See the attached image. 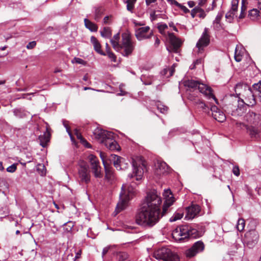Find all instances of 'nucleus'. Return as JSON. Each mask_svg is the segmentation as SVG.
Here are the masks:
<instances>
[{
    "label": "nucleus",
    "instance_id": "0eeeda50",
    "mask_svg": "<svg viewBox=\"0 0 261 261\" xmlns=\"http://www.w3.org/2000/svg\"><path fill=\"white\" fill-rule=\"evenodd\" d=\"M184 85L190 89H196L198 88L199 92L203 94L208 99H213L217 100L216 97L212 93V89L207 85L199 83L193 80H188L184 81Z\"/></svg>",
    "mask_w": 261,
    "mask_h": 261
},
{
    "label": "nucleus",
    "instance_id": "de8ad7c7",
    "mask_svg": "<svg viewBox=\"0 0 261 261\" xmlns=\"http://www.w3.org/2000/svg\"><path fill=\"white\" fill-rule=\"evenodd\" d=\"M17 169L16 165L15 164H12V165L9 166L7 168V171L10 173L14 172Z\"/></svg>",
    "mask_w": 261,
    "mask_h": 261
},
{
    "label": "nucleus",
    "instance_id": "cd10ccee",
    "mask_svg": "<svg viewBox=\"0 0 261 261\" xmlns=\"http://www.w3.org/2000/svg\"><path fill=\"white\" fill-rule=\"evenodd\" d=\"M15 116L19 118H23L27 116L28 112L21 109H15L13 111Z\"/></svg>",
    "mask_w": 261,
    "mask_h": 261
},
{
    "label": "nucleus",
    "instance_id": "f3484780",
    "mask_svg": "<svg viewBox=\"0 0 261 261\" xmlns=\"http://www.w3.org/2000/svg\"><path fill=\"white\" fill-rule=\"evenodd\" d=\"M201 212V207L197 204H192L186 208L185 218L188 220L193 219L197 217Z\"/></svg>",
    "mask_w": 261,
    "mask_h": 261
},
{
    "label": "nucleus",
    "instance_id": "a878e982",
    "mask_svg": "<svg viewBox=\"0 0 261 261\" xmlns=\"http://www.w3.org/2000/svg\"><path fill=\"white\" fill-rule=\"evenodd\" d=\"M120 39V35L119 33H117L115 34L113 38L111 39L110 42L113 46V48L115 50H118L119 48H120L119 45L120 44L119 43V40Z\"/></svg>",
    "mask_w": 261,
    "mask_h": 261
},
{
    "label": "nucleus",
    "instance_id": "7ed1b4c3",
    "mask_svg": "<svg viewBox=\"0 0 261 261\" xmlns=\"http://www.w3.org/2000/svg\"><path fill=\"white\" fill-rule=\"evenodd\" d=\"M245 120L248 125L240 123L245 127L247 133L252 139H257L259 137L261 126V115L252 111H249L245 115Z\"/></svg>",
    "mask_w": 261,
    "mask_h": 261
},
{
    "label": "nucleus",
    "instance_id": "393cba45",
    "mask_svg": "<svg viewBox=\"0 0 261 261\" xmlns=\"http://www.w3.org/2000/svg\"><path fill=\"white\" fill-rule=\"evenodd\" d=\"M91 42L93 44L95 50L101 55L106 56V54L101 49V45L94 36L91 37Z\"/></svg>",
    "mask_w": 261,
    "mask_h": 261
},
{
    "label": "nucleus",
    "instance_id": "774afa93",
    "mask_svg": "<svg viewBox=\"0 0 261 261\" xmlns=\"http://www.w3.org/2000/svg\"><path fill=\"white\" fill-rule=\"evenodd\" d=\"M128 166V163L125 162V160L123 161V166H122V169H124L125 168H127Z\"/></svg>",
    "mask_w": 261,
    "mask_h": 261
},
{
    "label": "nucleus",
    "instance_id": "aec40b11",
    "mask_svg": "<svg viewBox=\"0 0 261 261\" xmlns=\"http://www.w3.org/2000/svg\"><path fill=\"white\" fill-rule=\"evenodd\" d=\"M188 98L191 101H193L194 105L197 106L198 108H201L204 112L209 113L210 109L208 106L205 104L202 100L193 96L191 94L188 95Z\"/></svg>",
    "mask_w": 261,
    "mask_h": 261
},
{
    "label": "nucleus",
    "instance_id": "dca6fc26",
    "mask_svg": "<svg viewBox=\"0 0 261 261\" xmlns=\"http://www.w3.org/2000/svg\"><path fill=\"white\" fill-rule=\"evenodd\" d=\"M79 178L82 184H88L90 182L91 175L88 167L86 165L80 166L79 169Z\"/></svg>",
    "mask_w": 261,
    "mask_h": 261
},
{
    "label": "nucleus",
    "instance_id": "09e8293b",
    "mask_svg": "<svg viewBox=\"0 0 261 261\" xmlns=\"http://www.w3.org/2000/svg\"><path fill=\"white\" fill-rule=\"evenodd\" d=\"M232 172L233 174L237 176H239L240 175V172L239 167L238 166L236 165L233 166L232 169Z\"/></svg>",
    "mask_w": 261,
    "mask_h": 261
},
{
    "label": "nucleus",
    "instance_id": "ddd939ff",
    "mask_svg": "<svg viewBox=\"0 0 261 261\" xmlns=\"http://www.w3.org/2000/svg\"><path fill=\"white\" fill-rule=\"evenodd\" d=\"M157 255L165 261H179V258L178 255L173 253L169 249L162 248L157 252Z\"/></svg>",
    "mask_w": 261,
    "mask_h": 261
},
{
    "label": "nucleus",
    "instance_id": "c03bdc74",
    "mask_svg": "<svg viewBox=\"0 0 261 261\" xmlns=\"http://www.w3.org/2000/svg\"><path fill=\"white\" fill-rule=\"evenodd\" d=\"M213 29L214 30L219 31L223 29L222 24L221 23L218 22H213Z\"/></svg>",
    "mask_w": 261,
    "mask_h": 261
},
{
    "label": "nucleus",
    "instance_id": "f03ea898",
    "mask_svg": "<svg viewBox=\"0 0 261 261\" xmlns=\"http://www.w3.org/2000/svg\"><path fill=\"white\" fill-rule=\"evenodd\" d=\"M236 94L238 96H242V98L239 97L241 100L238 99L235 101L232 105H229L227 107L228 113H231V115L237 113L241 115L245 110V106H253L256 103L254 97L255 93L252 89L246 84H238L234 89Z\"/></svg>",
    "mask_w": 261,
    "mask_h": 261
},
{
    "label": "nucleus",
    "instance_id": "8fccbe9b",
    "mask_svg": "<svg viewBox=\"0 0 261 261\" xmlns=\"http://www.w3.org/2000/svg\"><path fill=\"white\" fill-rule=\"evenodd\" d=\"M37 170L38 171H41V174L42 175H43V174H45V166L44 165H41V164H39L38 165V168H37Z\"/></svg>",
    "mask_w": 261,
    "mask_h": 261
},
{
    "label": "nucleus",
    "instance_id": "f8f14e48",
    "mask_svg": "<svg viewBox=\"0 0 261 261\" xmlns=\"http://www.w3.org/2000/svg\"><path fill=\"white\" fill-rule=\"evenodd\" d=\"M259 234L254 229L247 231L244 239V243L249 248H252L257 243Z\"/></svg>",
    "mask_w": 261,
    "mask_h": 261
},
{
    "label": "nucleus",
    "instance_id": "f704fd0d",
    "mask_svg": "<svg viewBox=\"0 0 261 261\" xmlns=\"http://www.w3.org/2000/svg\"><path fill=\"white\" fill-rule=\"evenodd\" d=\"M104 9L102 7L96 8L95 9V20L98 21L100 18L101 15L103 12Z\"/></svg>",
    "mask_w": 261,
    "mask_h": 261
},
{
    "label": "nucleus",
    "instance_id": "0e129e2a",
    "mask_svg": "<svg viewBox=\"0 0 261 261\" xmlns=\"http://www.w3.org/2000/svg\"><path fill=\"white\" fill-rule=\"evenodd\" d=\"M150 18L152 21L155 19L156 16H155V13L154 11H153V12L150 13Z\"/></svg>",
    "mask_w": 261,
    "mask_h": 261
},
{
    "label": "nucleus",
    "instance_id": "6e6d98bb",
    "mask_svg": "<svg viewBox=\"0 0 261 261\" xmlns=\"http://www.w3.org/2000/svg\"><path fill=\"white\" fill-rule=\"evenodd\" d=\"M123 86L122 85H120L119 89H120V93H118L117 94L118 95L123 96V95H125L126 94L127 92L126 91L123 90V89H122Z\"/></svg>",
    "mask_w": 261,
    "mask_h": 261
},
{
    "label": "nucleus",
    "instance_id": "bb28decb",
    "mask_svg": "<svg viewBox=\"0 0 261 261\" xmlns=\"http://www.w3.org/2000/svg\"><path fill=\"white\" fill-rule=\"evenodd\" d=\"M84 22L86 28L88 29L91 32H96L97 31L98 27L96 24L93 23L89 19L85 18Z\"/></svg>",
    "mask_w": 261,
    "mask_h": 261
},
{
    "label": "nucleus",
    "instance_id": "5fc2aeb1",
    "mask_svg": "<svg viewBox=\"0 0 261 261\" xmlns=\"http://www.w3.org/2000/svg\"><path fill=\"white\" fill-rule=\"evenodd\" d=\"M167 2L171 5H175L177 7L180 6V4L178 3L175 0H167Z\"/></svg>",
    "mask_w": 261,
    "mask_h": 261
},
{
    "label": "nucleus",
    "instance_id": "c756f323",
    "mask_svg": "<svg viewBox=\"0 0 261 261\" xmlns=\"http://www.w3.org/2000/svg\"><path fill=\"white\" fill-rule=\"evenodd\" d=\"M184 216L182 210H178L175 212L173 215L170 218V222H174L177 220L180 219Z\"/></svg>",
    "mask_w": 261,
    "mask_h": 261
},
{
    "label": "nucleus",
    "instance_id": "79ce46f5",
    "mask_svg": "<svg viewBox=\"0 0 261 261\" xmlns=\"http://www.w3.org/2000/svg\"><path fill=\"white\" fill-rule=\"evenodd\" d=\"M128 258V254L125 252H120L118 254V261H124Z\"/></svg>",
    "mask_w": 261,
    "mask_h": 261
},
{
    "label": "nucleus",
    "instance_id": "4468645a",
    "mask_svg": "<svg viewBox=\"0 0 261 261\" xmlns=\"http://www.w3.org/2000/svg\"><path fill=\"white\" fill-rule=\"evenodd\" d=\"M169 39L170 45L167 47V50L169 52L178 53V49L182 43V41L172 33H169Z\"/></svg>",
    "mask_w": 261,
    "mask_h": 261
},
{
    "label": "nucleus",
    "instance_id": "b1692460",
    "mask_svg": "<svg viewBox=\"0 0 261 261\" xmlns=\"http://www.w3.org/2000/svg\"><path fill=\"white\" fill-rule=\"evenodd\" d=\"M49 137L50 134L48 132L47 128L46 129V132L44 133L42 135H40L38 138V140L40 142V144L43 147H45L47 144V143L49 141Z\"/></svg>",
    "mask_w": 261,
    "mask_h": 261
},
{
    "label": "nucleus",
    "instance_id": "7c9ffc66",
    "mask_svg": "<svg viewBox=\"0 0 261 261\" xmlns=\"http://www.w3.org/2000/svg\"><path fill=\"white\" fill-rule=\"evenodd\" d=\"M100 35L104 38H111L112 36V32L110 28L104 27L102 30L100 31Z\"/></svg>",
    "mask_w": 261,
    "mask_h": 261
},
{
    "label": "nucleus",
    "instance_id": "a18cd8bd",
    "mask_svg": "<svg viewBox=\"0 0 261 261\" xmlns=\"http://www.w3.org/2000/svg\"><path fill=\"white\" fill-rule=\"evenodd\" d=\"M223 16V13L222 12H219L217 14L215 20L213 21V22L221 23L220 22H221V19H222Z\"/></svg>",
    "mask_w": 261,
    "mask_h": 261
},
{
    "label": "nucleus",
    "instance_id": "2eb2a0df",
    "mask_svg": "<svg viewBox=\"0 0 261 261\" xmlns=\"http://www.w3.org/2000/svg\"><path fill=\"white\" fill-rule=\"evenodd\" d=\"M204 249V243L200 241L195 242L193 246L187 250L185 254L187 257L191 258L195 256L197 253L201 252Z\"/></svg>",
    "mask_w": 261,
    "mask_h": 261
},
{
    "label": "nucleus",
    "instance_id": "6e6552de",
    "mask_svg": "<svg viewBox=\"0 0 261 261\" xmlns=\"http://www.w3.org/2000/svg\"><path fill=\"white\" fill-rule=\"evenodd\" d=\"M119 47V50L116 51L120 52L122 56L128 57L132 54L134 49V45L128 33H125L122 34V43Z\"/></svg>",
    "mask_w": 261,
    "mask_h": 261
},
{
    "label": "nucleus",
    "instance_id": "1a4fd4ad",
    "mask_svg": "<svg viewBox=\"0 0 261 261\" xmlns=\"http://www.w3.org/2000/svg\"><path fill=\"white\" fill-rule=\"evenodd\" d=\"M133 173L128 175L127 181L132 182V180L135 177L137 181L141 180L143 178L144 171L146 169V165L144 162L139 161L137 162L134 159L132 161Z\"/></svg>",
    "mask_w": 261,
    "mask_h": 261
},
{
    "label": "nucleus",
    "instance_id": "bf43d9fd",
    "mask_svg": "<svg viewBox=\"0 0 261 261\" xmlns=\"http://www.w3.org/2000/svg\"><path fill=\"white\" fill-rule=\"evenodd\" d=\"M110 248V246H107L106 247H105L103 249V250H102V256H103L104 255H105L109 251V249Z\"/></svg>",
    "mask_w": 261,
    "mask_h": 261
},
{
    "label": "nucleus",
    "instance_id": "ea45409f",
    "mask_svg": "<svg viewBox=\"0 0 261 261\" xmlns=\"http://www.w3.org/2000/svg\"><path fill=\"white\" fill-rule=\"evenodd\" d=\"M71 62L72 63H76L79 64H82V65H85L86 64V62L84 60L79 58L74 57L71 61Z\"/></svg>",
    "mask_w": 261,
    "mask_h": 261
},
{
    "label": "nucleus",
    "instance_id": "423d86ee",
    "mask_svg": "<svg viewBox=\"0 0 261 261\" xmlns=\"http://www.w3.org/2000/svg\"><path fill=\"white\" fill-rule=\"evenodd\" d=\"M173 238L176 241H181L190 237L196 238L198 232L189 225H184L177 227L172 233Z\"/></svg>",
    "mask_w": 261,
    "mask_h": 261
},
{
    "label": "nucleus",
    "instance_id": "20e7f679",
    "mask_svg": "<svg viewBox=\"0 0 261 261\" xmlns=\"http://www.w3.org/2000/svg\"><path fill=\"white\" fill-rule=\"evenodd\" d=\"M94 135L101 143L103 144L107 148L112 151H119L120 147L114 139V134L102 129L97 128L93 132Z\"/></svg>",
    "mask_w": 261,
    "mask_h": 261
},
{
    "label": "nucleus",
    "instance_id": "a19ab883",
    "mask_svg": "<svg viewBox=\"0 0 261 261\" xmlns=\"http://www.w3.org/2000/svg\"><path fill=\"white\" fill-rule=\"evenodd\" d=\"M107 55L111 60L112 62H115L116 61V56L113 53H112L111 50H109L108 49L107 50Z\"/></svg>",
    "mask_w": 261,
    "mask_h": 261
},
{
    "label": "nucleus",
    "instance_id": "a211bd4d",
    "mask_svg": "<svg viewBox=\"0 0 261 261\" xmlns=\"http://www.w3.org/2000/svg\"><path fill=\"white\" fill-rule=\"evenodd\" d=\"M150 30V28L148 26L141 27L136 30L135 35L139 40H142L149 38L152 35V33L150 32L149 34L148 33Z\"/></svg>",
    "mask_w": 261,
    "mask_h": 261
},
{
    "label": "nucleus",
    "instance_id": "4d7b16f0",
    "mask_svg": "<svg viewBox=\"0 0 261 261\" xmlns=\"http://www.w3.org/2000/svg\"><path fill=\"white\" fill-rule=\"evenodd\" d=\"M63 124H64V126L66 127V130H67L68 135H69L71 140L72 141L73 140V137L71 134V133L70 132V130H69V128L68 127V125H66L65 123H64Z\"/></svg>",
    "mask_w": 261,
    "mask_h": 261
},
{
    "label": "nucleus",
    "instance_id": "473e14b6",
    "mask_svg": "<svg viewBox=\"0 0 261 261\" xmlns=\"http://www.w3.org/2000/svg\"><path fill=\"white\" fill-rule=\"evenodd\" d=\"M245 226V221L244 219L240 218L238 220V222L236 225V228L239 231H242L244 230Z\"/></svg>",
    "mask_w": 261,
    "mask_h": 261
},
{
    "label": "nucleus",
    "instance_id": "412c9836",
    "mask_svg": "<svg viewBox=\"0 0 261 261\" xmlns=\"http://www.w3.org/2000/svg\"><path fill=\"white\" fill-rule=\"evenodd\" d=\"M100 158L102 161V163L104 166L105 170V178L108 180V181H112L115 178V175L114 173L113 172L112 169L109 167L107 166L106 162L105 161L104 156L102 154V153H100Z\"/></svg>",
    "mask_w": 261,
    "mask_h": 261
},
{
    "label": "nucleus",
    "instance_id": "6ab92c4d",
    "mask_svg": "<svg viewBox=\"0 0 261 261\" xmlns=\"http://www.w3.org/2000/svg\"><path fill=\"white\" fill-rule=\"evenodd\" d=\"M210 110L213 118L218 122H223L226 120L225 115L216 106H212Z\"/></svg>",
    "mask_w": 261,
    "mask_h": 261
},
{
    "label": "nucleus",
    "instance_id": "39448f33",
    "mask_svg": "<svg viewBox=\"0 0 261 261\" xmlns=\"http://www.w3.org/2000/svg\"><path fill=\"white\" fill-rule=\"evenodd\" d=\"M134 182L133 181H132ZM136 183H133L132 185H128L124 184L122 186L121 192L120 194V200L118 202L115 212L116 214L124 210L127 205L128 201L131 199L135 194Z\"/></svg>",
    "mask_w": 261,
    "mask_h": 261
},
{
    "label": "nucleus",
    "instance_id": "e2e57ef3",
    "mask_svg": "<svg viewBox=\"0 0 261 261\" xmlns=\"http://www.w3.org/2000/svg\"><path fill=\"white\" fill-rule=\"evenodd\" d=\"M156 1V0H145L147 6H149L150 4L155 3Z\"/></svg>",
    "mask_w": 261,
    "mask_h": 261
},
{
    "label": "nucleus",
    "instance_id": "58836bf2",
    "mask_svg": "<svg viewBox=\"0 0 261 261\" xmlns=\"http://www.w3.org/2000/svg\"><path fill=\"white\" fill-rule=\"evenodd\" d=\"M136 2V0H127L126 3L127 4V10L130 12H132L134 8V4Z\"/></svg>",
    "mask_w": 261,
    "mask_h": 261
},
{
    "label": "nucleus",
    "instance_id": "69168bd1",
    "mask_svg": "<svg viewBox=\"0 0 261 261\" xmlns=\"http://www.w3.org/2000/svg\"><path fill=\"white\" fill-rule=\"evenodd\" d=\"M206 14L204 10H202L200 13H199V17L200 18H204Z\"/></svg>",
    "mask_w": 261,
    "mask_h": 261
},
{
    "label": "nucleus",
    "instance_id": "9d476101",
    "mask_svg": "<svg viewBox=\"0 0 261 261\" xmlns=\"http://www.w3.org/2000/svg\"><path fill=\"white\" fill-rule=\"evenodd\" d=\"M210 43V35L208 33V29L205 28L196 45V48H198V53H202L204 50V48L207 46Z\"/></svg>",
    "mask_w": 261,
    "mask_h": 261
},
{
    "label": "nucleus",
    "instance_id": "4be33fe9",
    "mask_svg": "<svg viewBox=\"0 0 261 261\" xmlns=\"http://www.w3.org/2000/svg\"><path fill=\"white\" fill-rule=\"evenodd\" d=\"M169 171L170 168L165 162L159 161L157 162L155 171L157 174H164L165 173H169Z\"/></svg>",
    "mask_w": 261,
    "mask_h": 261
},
{
    "label": "nucleus",
    "instance_id": "5701e85b",
    "mask_svg": "<svg viewBox=\"0 0 261 261\" xmlns=\"http://www.w3.org/2000/svg\"><path fill=\"white\" fill-rule=\"evenodd\" d=\"M112 157L113 158L112 160H113L114 166L115 168L118 170H122L123 163L125 159L115 154H112Z\"/></svg>",
    "mask_w": 261,
    "mask_h": 261
},
{
    "label": "nucleus",
    "instance_id": "052dcab7",
    "mask_svg": "<svg viewBox=\"0 0 261 261\" xmlns=\"http://www.w3.org/2000/svg\"><path fill=\"white\" fill-rule=\"evenodd\" d=\"M193 10L197 13H200L203 9L200 8L199 7H196L195 8L193 9Z\"/></svg>",
    "mask_w": 261,
    "mask_h": 261
},
{
    "label": "nucleus",
    "instance_id": "3c124183",
    "mask_svg": "<svg viewBox=\"0 0 261 261\" xmlns=\"http://www.w3.org/2000/svg\"><path fill=\"white\" fill-rule=\"evenodd\" d=\"M167 28H168V26L165 23L161 24L159 25V26H158V29L161 33H162V31L165 30Z\"/></svg>",
    "mask_w": 261,
    "mask_h": 261
},
{
    "label": "nucleus",
    "instance_id": "c85d7f7f",
    "mask_svg": "<svg viewBox=\"0 0 261 261\" xmlns=\"http://www.w3.org/2000/svg\"><path fill=\"white\" fill-rule=\"evenodd\" d=\"M248 17L253 20L257 19L259 17V11L257 9H253L250 10Z\"/></svg>",
    "mask_w": 261,
    "mask_h": 261
},
{
    "label": "nucleus",
    "instance_id": "f257e3e1",
    "mask_svg": "<svg viewBox=\"0 0 261 261\" xmlns=\"http://www.w3.org/2000/svg\"><path fill=\"white\" fill-rule=\"evenodd\" d=\"M163 196L165 201L162 212L160 213L161 198L156 192L147 194L146 202L142 204L136 213L135 221L137 224L145 228L152 227L167 213L169 207L173 204L175 199L169 189L164 191Z\"/></svg>",
    "mask_w": 261,
    "mask_h": 261
},
{
    "label": "nucleus",
    "instance_id": "680f3d73",
    "mask_svg": "<svg viewBox=\"0 0 261 261\" xmlns=\"http://www.w3.org/2000/svg\"><path fill=\"white\" fill-rule=\"evenodd\" d=\"M160 43V40L158 37H155V42H154V46L155 47H158Z\"/></svg>",
    "mask_w": 261,
    "mask_h": 261
},
{
    "label": "nucleus",
    "instance_id": "49530a36",
    "mask_svg": "<svg viewBox=\"0 0 261 261\" xmlns=\"http://www.w3.org/2000/svg\"><path fill=\"white\" fill-rule=\"evenodd\" d=\"M235 14L231 11H228L225 15V18L228 19V21L230 22L233 19Z\"/></svg>",
    "mask_w": 261,
    "mask_h": 261
},
{
    "label": "nucleus",
    "instance_id": "72a5a7b5",
    "mask_svg": "<svg viewBox=\"0 0 261 261\" xmlns=\"http://www.w3.org/2000/svg\"><path fill=\"white\" fill-rule=\"evenodd\" d=\"M253 90L255 91V93L258 95V97L261 101V82L258 83L254 84L253 85Z\"/></svg>",
    "mask_w": 261,
    "mask_h": 261
},
{
    "label": "nucleus",
    "instance_id": "9b49d317",
    "mask_svg": "<svg viewBox=\"0 0 261 261\" xmlns=\"http://www.w3.org/2000/svg\"><path fill=\"white\" fill-rule=\"evenodd\" d=\"M88 159L91 165L92 172L95 178H100L102 177L101 168L99 165V162L97 157L93 154H90L88 156Z\"/></svg>",
    "mask_w": 261,
    "mask_h": 261
},
{
    "label": "nucleus",
    "instance_id": "4c0bfd02",
    "mask_svg": "<svg viewBox=\"0 0 261 261\" xmlns=\"http://www.w3.org/2000/svg\"><path fill=\"white\" fill-rule=\"evenodd\" d=\"M245 2L246 0H242L241 12L239 17V19H242L245 17V11L246 10V7L245 5Z\"/></svg>",
    "mask_w": 261,
    "mask_h": 261
},
{
    "label": "nucleus",
    "instance_id": "338daca9",
    "mask_svg": "<svg viewBox=\"0 0 261 261\" xmlns=\"http://www.w3.org/2000/svg\"><path fill=\"white\" fill-rule=\"evenodd\" d=\"M188 5L190 8H192L195 6V2L193 1H189L188 2Z\"/></svg>",
    "mask_w": 261,
    "mask_h": 261
},
{
    "label": "nucleus",
    "instance_id": "c9c22d12",
    "mask_svg": "<svg viewBox=\"0 0 261 261\" xmlns=\"http://www.w3.org/2000/svg\"><path fill=\"white\" fill-rule=\"evenodd\" d=\"M156 106L158 110H159L161 113L165 114L168 111V108L160 102H157Z\"/></svg>",
    "mask_w": 261,
    "mask_h": 261
},
{
    "label": "nucleus",
    "instance_id": "13d9d810",
    "mask_svg": "<svg viewBox=\"0 0 261 261\" xmlns=\"http://www.w3.org/2000/svg\"><path fill=\"white\" fill-rule=\"evenodd\" d=\"M178 7L181 10H182L183 12H185V13H187L189 12V10L186 7L181 4L180 6H179Z\"/></svg>",
    "mask_w": 261,
    "mask_h": 261
},
{
    "label": "nucleus",
    "instance_id": "864d4df0",
    "mask_svg": "<svg viewBox=\"0 0 261 261\" xmlns=\"http://www.w3.org/2000/svg\"><path fill=\"white\" fill-rule=\"evenodd\" d=\"M36 41H33L29 42L27 44V48L28 49H32L36 46Z\"/></svg>",
    "mask_w": 261,
    "mask_h": 261
},
{
    "label": "nucleus",
    "instance_id": "2f4dec72",
    "mask_svg": "<svg viewBox=\"0 0 261 261\" xmlns=\"http://www.w3.org/2000/svg\"><path fill=\"white\" fill-rule=\"evenodd\" d=\"M74 134L77 138L81 141L87 147L91 148V145L89 143L82 137V135L79 132L77 129L74 130Z\"/></svg>",
    "mask_w": 261,
    "mask_h": 261
},
{
    "label": "nucleus",
    "instance_id": "603ef678",
    "mask_svg": "<svg viewBox=\"0 0 261 261\" xmlns=\"http://www.w3.org/2000/svg\"><path fill=\"white\" fill-rule=\"evenodd\" d=\"M75 256L74 258H73L74 261H75L77 259L80 258L81 257V254H82V250H81V249H79L77 251L75 250Z\"/></svg>",
    "mask_w": 261,
    "mask_h": 261
},
{
    "label": "nucleus",
    "instance_id": "e433bc0d",
    "mask_svg": "<svg viewBox=\"0 0 261 261\" xmlns=\"http://www.w3.org/2000/svg\"><path fill=\"white\" fill-rule=\"evenodd\" d=\"M238 0H232L231 7V9L229 11L232 12H233L235 14L238 10Z\"/></svg>",
    "mask_w": 261,
    "mask_h": 261
},
{
    "label": "nucleus",
    "instance_id": "37998d69",
    "mask_svg": "<svg viewBox=\"0 0 261 261\" xmlns=\"http://www.w3.org/2000/svg\"><path fill=\"white\" fill-rule=\"evenodd\" d=\"M234 59L238 62H239L242 60V55L240 52H238L237 47L236 48L235 50Z\"/></svg>",
    "mask_w": 261,
    "mask_h": 261
}]
</instances>
